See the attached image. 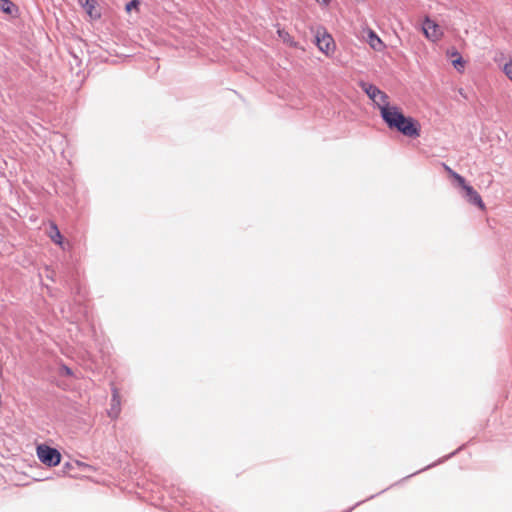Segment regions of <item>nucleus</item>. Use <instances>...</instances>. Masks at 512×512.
<instances>
[{
    "mask_svg": "<svg viewBox=\"0 0 512 512\" xmlns=\"http://www.w3.org/2000/svg\"><path fill=\"white\" fill-rule=\"evenodd\" d=\"M62 371H63V372H64V374H65V375H67V376H72V375H73L72 370H71L69 367L65 366V365H64V366H62Z\"/></svg>",
    "mask_w": 512,
    "mask_h": 512,
    "instance_id": "obj_16",
    "label": "nucleus"
},
{
    "mask_svg": "<svg viewBox=\"0 0 512 512\" xmlns=\"http://www.w3.org/2000/svg\"><path fill=\"white\" fill-rule=\"evenodd\" d=\"M453 66L458 70L460 69V67L463 68L464 60L462 59L461 56H459L456 60H453Z\"/></svg>",
    "mask_w": 512,
    "mask_h": 512,
    "instance_id": "obj_14",
    "label": "nucleus"
},
{
    "mask_svg": "<svg viewBox=\"0 0 512 512\" xmlns=\"http://www.w3.org/2000/svg\"><path fill=\"white\" fill-rule=\"evenodd\" d=\"M504 73L512 81V62L506 63L504 65Z\"/></svg>",
    "mask_w": 512,
    "mask_h": 512,
    "instance_id": "obj_13",
    "label": "nucleus"
},
{
    "mask_svg": "<svg viewBox=\"0 0 512 512\" xmlns=\"http://www.w3.org/2000/svg\"><path fill=\"white\" fill-rule=\"evenodd\" d=\"M380 115L389 129L396 130L410 138L420 136L421 128L418 121L412 117L405 116L397 106H383Z\"/></svg>",
    "mask_w": 512,
    "mask_h": 512,
    "instance_id": "obj_1",
    "label": "nucleus"
},
{
    "mask_svg": "<svg viewBox=\"0 0 512 512\" xmlns=\"http://www.w3.org/2000/svg\"><path fill=\"white\" fill-rule=\"evenodd\" d=\"M422 30L425 36L433 42L439 40L443 34L440 26L428 17L423 22Z\"/></svg>",
    "mask_w": 512,
    "mask_h": 512,
    "instance_id": "obj_4",
    "label": "nucleus"
},
{
    "mask_svg": "<svg viewBox=\"0 0 512 512\" xmlns=\"http://www.w3.org/2000/svg\"><path fill=\"white\" fill-rule=\"evenodd\" d=\"M435 465H436V463L431 464V465H428V466H427V467H425L423 470H426V469H428V468H431V467H433V466H435Z\"/></svg>",
    "mask_w": 512,
    "mask_h": 512,
    "instance_id": "obj_19",
    "label": "nucleus"
},
{
    "mask_svg": "<svg viewBox=\"0 0 512 512\" xmlns=\"http://www.w3.org/2000/svg\"><path fill=\"white\" fill-rule=\"evenodd\" d=\"M120 395L117 388L112 389L111 407L108 410L109 417L115 419L120 414Z\"/></svg>",
    "mask_w": 512,
    "mask_h": 512,
    "instance_id": "obj_7",
    "label": "nucleus"
},
{
    "mask_svg": "<svg viewBox=\"0 0 512 512\" xmlns=\"http://www.w3.org/2000/svg\"><path fill=\"white\" fill-rule=\"evenodd\" d=\"M465 191V198L467 201L473 205H476L480 207L481 209L484 208V203L482 201L481 196L479 193L470 185L467 183L462 187Z\"/></svg>",
    "mask_w": 512,
    "mask_h": 512,
    "instance_id": "obj_6",
    "label": "nucleus"
},
{
    "mask_svg": "<svg viewBox=\"0 0 512 512\" xmlns=\"http://www.w3.org/2000/svg\"><path fill=\"white\" fill-rule=\"evenodd\" d=\"M37 456L39 460L49 466H57L61 461V454L56 448L49 447L45 444L37 446Z\"/></svg>",
    "mask_w": 512,
    "mask_h": 512,
    "instance_id": "obj_3",
    "label": "nucleus"
},
{
    "mask_svg": "<svg viewBox=\"0 0 512 512\" xmlns=\"http://www.w3.org/2000/svg\"><path fill=\"white\" fill-rule=\"evenodd\" d=\"M319 4L328 5L331 0H316Z\"/></svg>",
    "mask_w": 512,
    "mask_h": 512,
    "instance_id": "obj_18",
    "label": "nucleus"
},
{
    "mask_svg": "<svg viewBox=\"0 0 512 512\" xmlns=\"http://www.w3.org/2000/svg\"><path fill=\"white\" fill-rule=\"evenodd\" d=\"M460 449H461V447L459 448V450H460ZM457 451H458V449H457L456 451L452 452L451 454H449L448 456L444 457L443 459H440V460L438 461V463H441V462H443L444 460H446V459H448V458L452 457L453 455H455V454H456V452H457Z\"/></svg>",
    "mask_w": 512,
    "mask_h": 512,
    "instance_id": "obj_17",
    "label": "nucleus"
},
{
    "mask_svg": "<svg viewBox=\"0 0 512 512\" xmlns=\"http://www.w3.org/2000/svg\"><path fill=\"white\" fill-rule=\"evenodd\" d=\"M360 86L367 96L375 103L380 112L383 106H391L388 102V95L381 91L377 86L367 82H362Z\"/></svg>",
    "mask_w": 512,
    "mask_h": 512,
    "instance_id": "obj_2",
    "label": "nucleus"
},
{
    "mask_svg": "<svg viewBox=\"0 0 512 512\" xmlns=\"http://www.w3.org/2000/svg\"><path fill=\"white\" fill-rule=\"evenodd\" d=\"M50 228H51V231L49 233V236H50L51 240L55 244L62 245V235H61L57 225L52 223Z\"/></svg>",
    "mask_w": 512,
    "mask_h": 512,
    "instance_id": "obj_9",
    "label": "nucleus"
},
{
    "mask_svg": "<svg viewBox=\"0 0 512 512\" xmlns=\"http://www.w3.org/2000/svg\"><path fill=\"white\" fill-rule=\"evenodd\" d=\"M369 38V44L374 50L380 51L384 47L382 40L373 31L370 32Z\"/></svg>",
    "mask_w": 512,
    "mask_h": 512,
    "instance_id": "obj_10",
    "label": "nucleus"
},
{
    "mask_svg": "<svg viewBox=\"0 0 512 512\" xmlns=\"http://www.w3.org/2000/svg\"><path fill=\"white\" fill-rule=\"evenodd\" d=\"M139 0H131L129 3L126 4V10L131 11L132 8H136L139 5Z\"/></svg>",
    "mask_w": 512,
    "mask_h": 512,
    "instance_id": "obj_15",
    "label": "nucleus"
},
{
    "mask_svg": "<svg viewBox=\"0 0 512 512\" xmlns=\"http://www.w3.org/2000/svg\"><path fill=\"white\" fill-rule=\"evenodd\" d=\"M82 5L90 17H92V18L100 17V14L95 11V7H96L95 0H85V2L82 3Z\"/></svg>",
    "mask_w": 512,
    "mask_h": 512,
    "instance_id": "obj_8",
    "label": "nucleus"
},
{
    "mask_svg": "<svg viewBox=\"0 0 512 512\" xmlns=\"http://www.w3.org/2000/svg\"><path fill=\"white\" fill-rule=\"evenodd\" d=\"M316 43L319 49L326 54H328L331 51L334 44L332 37L325 31H323L322 34L320 33V31L317 32Z\"/></svg>",
    "mask_w": 512,
    "mask_h": 512,
    "instance_id": "obj_5",
    "label": "nucleus"
},
{
    "mask_svg": "<svg viewBox=\"0 0 512 512\" xmlns=\"http://www.w3.org/2000/svg\"><path fill=\"white\" fill-rule=\"evenodd\" d=\"M446 170L449 172V174L457 181V183L463 187L466 184V180L464 177L459 175L458 173L454 172L452 169H450L448 166H445Z\"/></svg>",
    "mask_w": 512,
    "mask_h": 512,
    "instance_id": "obj_12",
    "label": "nucleus"
},
{
    "mask_svg": "<svg viewBox=\"0 0 512 512\" xmlns=\"http://www.w3.org/2000/svg\"><path fill=\"white\" fill-rule=\"evenodd\" d=\"M0 10L11 15L16 10V6L10 0H0Z\"/></svg>",
    "mask_w": 512,
    "mask_h": 512,
    "instance_id": "obj_11",
    "label": "nucleus"
}]
</instances>
